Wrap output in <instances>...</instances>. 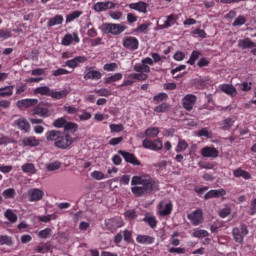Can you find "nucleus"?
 <instances>
[{
    "instance_id": "1",
    "label": "nucleus",
    "mask_w": 256,
    "mask_h": 256,
    "mask_svg": "<svg viewBox=\"0 0 256 256\" xmlns=\"http://www.w3.org/2000/svg\"><path fill=\"white\" fill-rule=\"evenodd\" d=\"M131 192L135 197L153 195L159 191V181L149 175L133 176Z\"/></svg>"
},
{
    "instance_id": "2",
    "label": "nucleus",
    "mask_w": 256,
    "mask_h": 256,
    "mask_svg": "<svg viewBox=\"0 0 256 256\" xmlns=\"http://www.w3.org/2000/svg\"><path fill=\"white\" fill-rule=\"evenodd\" d=\"M47 141H53L57 149H68L73 145V137L59 130H49L46 132Z\"/></svg>"
},
{
    "instance_id": "3",
    "label": "nucleus",
    "mask_w": 256,
    "mask_h": 256,
    "mask_svg": "<svg viewBox=\"0 0 256 256\" xmlns=\"http://www.w3.org/2000/svg\"><path fill=\"white\" fill-rule=\"evenodd\" d=\"M101 31L106 35H121V33L127 31V26L123 24L103 23Z\"/></svg>"
},
{
    "instance_id": "4",
    "label": "nucleus",
    "mask_w": 256,
    "mask_h": 256,
    "mask_svg": "<svg viewBox=\"0 0 256 256\" xmlns=\"http://www.w3.org/2000/svg\"><path fill=\"white\" fill-rule=\"evenodd\" d=\"M232 235L236 243H243L245 237L249 235V229L247 228V225L241 224L240 227L232 229Z\"/></svg>"
},
{
    "instance_id": "5",
    "label": "nucleus",
    "mask_w": 256,
    "mask_h": 256,
    "mask_svg": "<svg viewBox=\"0 0 256 256\" xmlns=\"http://www.w3.org/2000/svg\"><path fill=\"white\" fill-rule=\"evenodd\" d=\"M157 211L160 217H168V215L173 213V202L167 200L160 201L157 206Z\"/></svg>"
},
{
    "instance_id": "6",
    "label": "nucleus",
    "mask_w": 256,
    "mask_h": 256,
    "mask_svg": "<svg viewBox=\"0 0 256 256\" xmlns=\"http://www.w3.org/2000/svg\"><path fill=\"white\" fill-rule=\"evenodd\" d=\"M122 45L128 51H137L139 49V39L134 36H125L122 39Z\"/></svg>"
},
{
    "instance_id": "7",
    "label": "nucleus",
    "mask_w": 256,
    "mask_h": 256,
    "mask_svg": "<svg viewBox=\"0 0 256 256\" xmlns=\"http://www.w3.org/2000/svg\"><path fill=\"white\" fill-rule=\"evenodd\" d=\"M142 147L144 149H149L150 151H161V149H163V140L160 138H157L155 141L145 139L142 142Z\"/></svg>"
},
{
    "instance_id": "8",
    "label": "nucleus",
    "mask_w": 256,
    "mask_h": 256,
    "mask_svg": "<svg viewBox=\"0 0 256 256\" xmlns=\"http://www.w3.org/2000/svg\"><path fill=\"white\" fill-rule=\"evenodd\" d=\"M125 223L121 217H115L105 220V227L108 231H117V229H121Z\"/></svg>"
},
{
    "instance_id": "9",
    "label": "nucleus",
    "mask_w": 256,
    "mask_h": 256,
    "mask_svg": "<svg viewBox=\"0 0 256 256\" xmlns=\"http://www.w3.org/2000/svg\"><path fill=\"white\" fill-rule=\"evenodd\" d=\"M118 154L123 157L126 163H130V165H133L134 167L141 166V161L137 158V156H135V154L125 150H118Z\"/></svg>"
},
{
    "instance_id": "10",
    "label": "nucleus",
    "mask_w": 256,
    "mask_h": 256,
    "mask_svg": "<svg viewBox=\"0 0 256 256\" xmlns=\"http://www.w3.org/2000/svg\"><path fill=\"white\" fill-rule=\"evenodd\" d=\"M44 195H45V192H43V190L39 188H31L27 192V198L30 203L41 201Z\"/></svg>"
},
{
    "instance_id": "11",
    "label": "nucleus",
    "mask_w": 256,
    "mask_h": 256,
    "mask_svg": "<svg viewBox=\"0 0 256 256\" xmlns=\"http://www.w3.org/2000/svg\"><path fill=\"white\" fill-rule=\"evenodd\" d=\"M115 7H117V4L109 0L97 2L93 5V9L96 11V13H103V11H109V9H115Z\"/></svg>"
},
{
    "instance_id": "12",
    "label": "nucleus",
    "mask_w": 256,
    "mask_h": 256,
    "mask_svg": "<svg viewBox=\"0 0 256 256\" xmlns=\"http://www.w3.org/2000/svg\"><path fill=\"white\" fill-rule=\"evenodd\" d=\"M195 103H197V96L193 94H187L182 99V105L186 111H193Z\"/></svg>"
},
{
    "instance_id": "13",
    "label": "nucleus",
    "mask_w": 256,
    "mask_h": 256,
    "mask_svg": "<svg viewBox=\"0 0 256 256\" xmlns=\"http://www.w3.org/2000/svg\"><path fill=\"white\" fill-rule=\"evenodd\" d=\"M187 217L189 221H191L192 225H194V227H197V225H201V223H203V210L197 209L191 214H188Z\"/></svg>"
},
{
    "instance_id": "14",
    "label": "nucleus",
    "mask_w": 256,
    "mask_h": 256,
    "mask_svg": "<svg viewBox=\"0 0 256 256\" xmlns=\"http://www.w3.org/2000/svg\"><path fill=\"white\" fill-rule=\"evenodd\" d=\"M201 155L205 158L217 159L219 157V150L213 146H205L201 149Z\"/></svg>"
},
{
    "instance_id": "15",
    "label": "nucleus",
    "mask_w": 256,
    "mask_h": 256,
    "mask_svg": "<svg viewBox=\"0 0 256 256\" xmlns=\"http://www.w3.org/2000/svg\"><path fill=\"white\" fill-rule=\"evenodd\" d=\"M73 41L75 43L81 42V38H79V34L77 32H73V34H66L62 38V45H64V47H69V45H71Z\"/></svg>"
},
{
    "instance_id": "16",
    "label": "nucleus",
    "mask_w": 256,
    "mask_h": 256,
    "mask_svg": "<svg viewBox=\"0 0 256 256\" xmlns=\"http://www.w3.org/2000/svg\"><path fill=\"white\" fill-rule=\"evenodd\" d=\"M80 63H87V57L76 56L73 59L67 60L65 62V67H69V69H76V67H79Z\"/></svg>"
},
{
    "instance_id": "17",
    "label": "nucleus",
    "mask_w": 256,
    "mask_h": 256,
    "mask_svg": "<svg viewBox=\"0 0 256 256\" xmlns=\"http://www.w3.org/2000/svg\"><path fill=\"white\" fill-rule=\"evenodd\" d=\"M14 124L20 131H23V133H30L31 132V124H29V121L25 118H19L15 120Z\"/></svg>"
},
{
    "instance_id": "18",
    "label": "nucleus",
    "mask_w": 256,
    "mask_h": 256,
    "mask_svg": "<svg viewBox=\"0 0 256 256\" xmlns=\"http://www.w3.org/2000/svg\"><path fill=\"white\" fill-rule=\"evenodd\" d=\"M34 115L39 117H49L51 113L49 112V106L45 104H39L33 109Z\"/></svg>"
},
{
    "instance_id": "19",
    "label": "nucleus",
    "mask_w": 256,
    "mask_h": 256,
    "mask_svg": "<svg viewBox=\"0 0 256 256\" xmlns=\"http://www.w3.org/2000/svg\"><path fill=\"white\" fill-rule=\"evenodd\" d=\"M225 195H227V191H225L223 188L218 190H210L204 195V199L207 201L209 199L225 197Z\"/></svg>"
},
{
    "instance_id": "20",
    "label": "nucleus",
    "mask_w": 256,
    "mask_h": 256,
    "mask_svg": "<svg viewBox=\"0 0 256 256\" xmlns=\"http://www.w3.org/2000/svg\"><path fill=\"white\" fill-rule=\"evenodd\" d=\"M178 19H179V15L177 14L168 15L164 24L160 26V29H169V27H173V25H177Z\"/></svg>"
},
{
    "instance_id": "21",
    "label": "nucleus",
    "mask_w": 256,
    "mask_h": 256,
    "mask_svg": "<svg viewBox=\"0 0 256 256\" xmlns=\"http://www.w3.org/2000/svg\"><path fill=\"white\" fill-rule=\"evenodd\" d=\"M129 9H133L134 11H138L139 13H147V3L145 2H136V3H130L128 5Z\"/></svg>"
},
{
    "instance_id": "22",
    "label": "nucleus",
    "mask_w": 256,
    "mask_h": 256,
    "mask_svg": "<svg viewBox=\"0 0 256 256\" xmlns=\"http://www.w3.org/2000/svg\"><path fill=\"white\" fill-rule=\"evenodd\" d=\"M39 139L35 136H28L22 139V145L24 147H39Z\"/></svg>"
},
{
    "instance_id": "23",
    "label": "nucleus",
    "mask_w": 256,
    "mask_h": 256,
    "mask_svg": "<svg viewBox=\"0 0 256 256\" xmlns=\"http://www.w3.org/2000/svg\"><path fill=\"white\" fill-rule=\"evenodd\" d=\"M136 241L140 245H153V243H155V237L149 235H138L136 237Z\"/></svg>"
},
{
    "instance_id": "24",
    "label": "nucleus",
    "mask_w": 256,
    "mask_h": 256,
    "mask_svg": "<svg viewBox=\"0 0 256 256\" xmlns=\"http://www.w3.org/2000/svg\"><path fill=\"white\" fill-rule=\"evenodd\" d=\"M220 89L230 97H237V88L231 84H223L220 86Z\"/></svg>"
},
{
    "instance_id": "25",
    "label": "nucleus",
    "mask_w": 256,
    "mask_h": 256,
    "mask_svg": "<svg viewBox=\"0 0 256 256\" xmlns=\"http://www.w3.org/2000/svg\"><path fill=\"white\" fill-rule=\"evenodd\" d=\"M239 49H253L256 47V43L251 41V38H244L238 41Z\"/></svg>"
},
{
    "instance_id": "26",
    "label": "nucleus",
    "mask_w": 256,
    "mask_h": 256,
    "mask_svg": "<svg viewBox=\"0 0 256 256\" xmlns=\"http://www.w3.org/2000/svg\"><path fill=\"white\" fill-rule=\"evenodd\" d=\"M53 89L49 86H40L34 90V95H42L44 97H51Z\"/></svg>"
},
{
    "instance_id": "27",
    "label": "nucleus",
    "mask_w": 256,
    "mask_h": 256,
    "mask_svg": "<svg viewBox=\"0 0 256 256\" xmlns=\"http://www.w3.org/2000/svg\"><path fill=\"white\" fill-rule=\"evenodd\" d=\"M103 77V74L98 70H90L84 75V79L87 81L91 79L92 81H99Z\"/></svg>"
},
{
    "instance_id": "28",
    "label": "nucleus",
    "mask_w": 256,
    "mask_h": 256,
    "mask_svg": "<svg viewBox=\"0 0 256 256\" xmlns=\"http://www.w3.org/2000/svg\"><path fill=\"white\" fill-rule=\"evenodd\" d=\"M69 93H71V90L69 89H64L58 92L52 89L51 98L56 99V101H59L60 99H65V97H67Z\"/></svg>"
},
{
    "instance_id": "29",
    "label": "nucleus",
    "mask_w": 256,
    "mask_h": 256,
    "mask_svg": "<svg viewBox=\"0 0 256 256\" xmlns=\"http://www.w3.org/2000/svg\"><path fill=\"white\" fill-rule=\"evenodd\" d=\"M37 103H39V100L27 98V99L19 100L17 102V105H18V107L29 108V107H35V105H37Z\"/></svg>"
},
{
    "instance_id": "30",
    "label": "nucleus",
    "mask_w": 256,
    "mask_h": 256,
    "mask_svg": "<svg viewBox=\"0 0 256 256\" xmlns=\"http://www.w3.org/2000/svg\"><path fill=\"white\" fill-rule=\"evenodd\" d=\"M63 21H64L63 15L57 14L48 20L47 27H55V25H63Z\"/></svg>"
},
{
    "instance_id": "31",
    "label": "nucleus",
    "mask_w": 256,
    "mask_h": 256,
    "mask_svg": "<svg viewBox=\"0 0 256 256\" xmlns=\"http://www.w3.org/2000/svg\"><path fill=\"white\" fill-rule=\"evenodd\" d=\"M121 79H123V74L118 72L109 77L104 78V83L106 85H111V83H117V81H121Z\"/></svg>"
},
{
    "instance_id": "32",
    "label": "nucleus",
    "mask_w": 256,
    "mask_h": 256,
    "mask_svg": "<svg viewBox=\"0 0 256 256\" xmlns=\"http://www.w3.org/2000/svg\"><path fill=\"white\" fill-rule=\"evenodd\" d=\"M159 135V128L157 127H152V128H148L145 130V132L142 134H138V137H151V138H155Z\"/></svg>"
},
{
    "instance_id": "33",
    "label": "nucleus",
    "mask_w": 256,
    "mask_h": 256,
    "mask_svg": "<svg viewBox=\"0 0 256 256\" xmlns=\"http://www.w3.org/2000/svg\"><path fill=\"white\" fill-rule=\"evenodd\" d=\"M13 89H15V85L4 86L0 88V97H11L13 95Z\"/></svg>"
},
{
    "instance_id": "34",
    "label": "nucleus",
    "mask_w": 256,
    "mask_h": 256,
    "mask_svg": "<svg viewBox=\"0 0 256 256\" xmlns=\"http://www.w3.org/2000/svg\"><path fill=\"white\" fill-rule=\"evenodd\" d=\"M13 237L9 235H0V245H6V247H13Z\"/></svg>"
},
{
    "instance_id": "35",
    "label": "nucleus",
    "mask_w": 256,
    "mask_h": 256,
    "mask_svg": "<svg viewBox=\"0 0 256 256\" xmlns=\"http://www.w3.org/2000/svg\"><path fill=\"white\" fill-rule=\"evenodd\" d=\"M134 71H136V73H151V67L144 63L136 64L134 66Z\"/></svg>"
},
{
    "instance_id": "36",
    "label": "nucleus",
    "mask_w": 256,
    "mask_h": 256,
    "mask_svg": "<svg viewBox=\"0 0 256 256\" xmlns=\"http://www.w3.org/2000/svg\"><path fill=\"white\" fill-rule=\"evenodd\" d=\"M143 221L144 223H147L151 229H155V227H157V218L155 216L146 215L143 218Z\"/></svg>"
},
{
    "instance_id": "37",
    "label": "nucleus",
    "mask_w": 256,
    "mask_h": 256,
    "mask_svg": "<svg viewBox=\"0 0 256 256\" xmlns=\"http://www.w3.org/2000/svg\"><path fill=\"white\" fill-rule=\"evenodd\" d=\"M149 76L145 73H131L128 75V79H135L137 81H147Z\"/></svg>"
},
{
    "instance_id": "38",
    "label": "nucleus",
    "mask_w": 256,
    "mask_h": 256,
    "mask_svg": "<svg viewBox=\"0 0 256 256\" xmlns=\"http://www.w3.org/2000/svg\"><path fill=\"white\" fill-rule=\"evenodd\" d=\"M83 15V12L76 10L66 16V23H71L75 21V19H79Z\"/></svg>"
},
{
    "instance_id": "39",
    "label": "nucleus",
    "mask_w": 256,
    "mask_h": 256,
    "mask_svg": "<svg viewBox=\"0 0 256 256\" xmlns=\"http://www.w3.org/2000/svg\"><path fill=\"white\" fill-rule=\"evenodd\" d=\"M16 195L15 188H8L2 192V197H4V199H15Z\"/></svg>"
},
{
    "instance_id": "40",
    "label": "nucleus",
    "mask_w": 256,
    "mask_h": 256,
    "mask_svg": "<svg viewBox=\"0 0 256 256\" xmlns=\"http://www.w3.org/2000/svg\"><path fill=\"white\" fill-rule=\"evenodd\" d=\"M50 250L51 244L49 243H43L42 246H36L34 248V251H36V253H49Z\"/></svg>"
},
{
    "instance_id": "41",
    "label": "nucleus",
    "mask_w": 256,
    "mask_h": 256,
    "mask_svg": "<svg viewBox=\"0 0 256 256\" xmlns=\"http://www.w3.org/2000/svg\"><path fill=\"white\" fill-rule=\"evenodd\" d=\"M4 217H6L10 223H15L18 219L17 214H15L11 209L5 211Z\"/></svg>"
},
{
    "instance_id": "42",
    "label": "nucleus",
    "mask_w": 256,
    "mask_h": 256,
    "mask_svg": "<svg viewBox=\"0 0 256 256\" xmlns=\"http://www.w3.org/2000/svg\"><path fill=\"white\" fill-rule=\"evenodd\" d=\"M78 129H79V125H77V123L66 121V124L64 126V131H72V133H76Z\"/></svg>"
},
{
    "instance_id": "43",
    "label": "nucleus",
    "mask_w": 256,
    "mask_h": 256,
    "mask_svg": "<svg viewBox=\"0 0 256 256\" xmlns=\"http://www.w3.org/2000/svg\"><path fill=\"white\" fill-rule=\"evenodd\" d=\"M66 123H67V120L65 118L61 117V118L54 120L53 127H55L56 129H65Z\"/></svg>"
},
{
    "instance_id": "44",
    "label": "nucleus",
    "mask_w": 256,
    "mask_h": 256,
    "mask_svg": "<svg viewBox=\"0 0 256 256\" xmlns=\"http://www.w3.org/2000/svg\"><path fill=\"white\" fill-rule=\"evenodd\" d=\"M201 57V52L194 50L192 51L189 60L187 61L188 65H195V61Z\"/></svg>"
},
{
    "instance_id": "45",
    "label": "nucleus",
    "mask_w": 256,
    "mask_h": 256,
    "mask_svg": "<svg viewBox=\"0 0 256 256\" xmlns=\"http://www.w3.org/2000/svg\"><path fill=\"white\" fill-rule=\"evenodd\" d=\"M187 147H189V144H187L185 140H179L175 151L176 153H183V151H186Z\"/></svg>"
},
{
    "instance_id": "46",
    "label": "nucleus",
    "mask_w": 256,
    "mask_h": 256,
    "mask_svg": "<svg viewBox=\"0 0 256 256\" xmlns=\"http://www.w3.org/2000/svg\"><path fill=\"white\" fill-rule=\"evenodd\" d=\"M221 125H222L221 126L222 131H229V129H231V127H233V119L226 118L222 121Z\"/></svg>"
},
{
    "instance_id": "47",
    "label": "nucleus",
    "mask_w": 256,
    "mask_h": 256,
    "mask_svg": "<svg viewBox=\"0 0 256 256\" xmlns=\"http://www.w3.org/2000/svg\"><path fill=\"white\" fill-rule=\"evenodd\" d=\"M155 113H167L169 111V104L164 102L154 108Z\"/></svg>"
},
{
    "instance_id": "48",
    "label": "nucleus",
    "mask_w": 256,
    "mask_h": 256,
    "mask_svg": "<svg viewBox=\"0 0 256 256\" xmlns=\"http://www.w3.org/2000/svg\"><path fill=\"white\" fill-rule=\"evenodd\" d=\"M192 235L196 237V239H203V237H209V232L207 230L197 229Z\"/></svg>"
},
{
    "instance_id": "49",
    "label": "nucleus",
    "mask_w": 256,
    "mask_h": 256,
    "mask_svg": "<svg viewBox=\"0 0 256 256\" xmlns=\"http://www.w3.org/2000/svg\"><path fill=\"white\" fill-rule=\"evenodd\" d=\"M245 23H247V18H245L243 15H240L234 20L232 25L233 27H241V25H245Z\"/></svg>"
},
{
    "instance_id": "50",
    "label": "nucleus",
    "mask_w": 256,
    "mask_h": 256,
    "mask_svg": "<svg viewBox=\"0 0 256 256\" xmlns=\"http://www.w3.org/2000/svg\"><path fill=\"white\" fill-rule=\"evenodd\" d=\"M119 69V65H117V63L112 62V63H106L103 66V70L104 71H108V72H113V71H117Z\"/></svg>"
},
{
    "instance_id": "51",
    "label": "nucleus",
    "mask_w": 256,
    "mask_h": 256,
    "mask_svg": "<svg viewBox=\"0 0 256 256\" xmlns=\"http://www.w3.org/2000/svg\"><path fill=\"white\" fill-rule=\"evenodd\" d=\"M39 239H49L51 237V228H45L38 233Z\"/></svg>"
},
{
    "instance_id": "52",
    "label": "nucleus",
    "mask_w": 256,
    "mask_h": 256,
    "mask_svg": "<svg viewBox=\"0 0 256 256\" xmlns=\"http://www.w3.org/2000/svg\"><path fill=\"white\" fill-rule=\"evenodd\" d=\"M166 99H169V95L164 92H160L153 97V101H155V103H161V101H166Z\"/></svg>"
},
{
    "instance_id": "53",
    "label": "nucleus",
    "mask_w": 256,
    "mask_h": 256,
    "mask_svg": "<svg viewBox=\"0 0 256 256\" xmlns=\"http://www.w3.org/2000/svg\"><path fill=\"white\" fill-rule=\"evenodd\" d=\"M23 173H35V164L27 163L22 166Z\"/></svg>"
},
{
    "instance_id": "54",
    "label": "nucleus",
    "mask_w": 256,
    "mask_h": 256,
    "mask_svg": "<svg viewBox=\"0 0 256 256\" xmlns=\"http://www.w3.org/2000/svg\"><path fill=\"white\" fill-rule=\"evenodd\" d=\"M151 26V24L149 23H144L139 25L137 28H135V33H147L149 31V27Z\"/></svg>"
},
{
    "instance_id": "55",
    "label": "nucleus",
    "mask_w": 256,
    "mask_h": 256,
    "mask_svg": "<svg viewBox=\"0 0 256 256\" xmlns=\"http://www.w3.org/2000/svg\"><path fill=\"white\" fill-rule=\"evenodd\" d=\"M124 217L127 221H133L134 219H137V212L135 210H127L124 213Z\"/></svg>"
},
{
    "instance_id": "56",
    "label": "nucleus",
    "mask_w": 256,
    "mask_h": 256,
    "mask_svg": "<svg viewBox=\"0 0 256 256\" xmlns=\"http://www.w3.org/2000/svg\"><path fill=\"white\" fill-rule=\"evenodd\" d=\"M11 37H13L11 30L0 28V39H11Z\"/></svg>"
},
{
    "instance_id": "57",
    "label": "nucleus",
    "mask_w": 256,
    "mask_h": 256,
    "mask_svg": "<svg viewBox=\"0 0 256 256\" xmlns=\"http://www.w3.org/2000/svg\"><path fill=\"white\" fill-rule=\"evenodd\" d=\"M218 215L219 217H221V219L229 217V215H231V208L229 206L222 208L221 210H219Z\"/></svg>"
},
{
    "instance_id": "58",
    "label": "nucleus",
    "mask_w": 256,
    "mask_h": 256,
    "mask_svg": "<svg viewBox=\"0 0 256 256\" xmlns=\"http://www.w3.org/2000/svg\"><path fill=\"white\" fill-rule=\"evenodd\" d=\"M91 177L93 179H96V181H102V179H107V176H105L103 172L97 170L91 173Z\"/></svg>"
},
{
    "instance_id": "59",
    "label": "nucleus",
    "mask_w": 256,
    "mask_h": 256,
    "mask_svg": "<svg viewBox=\"0 0 256 256\" xmlns=\"http://www.w3.org/2000/svg\"><path fill=\"white\" fill-rule=\"evenodd\" d=\"M125 127L123 124H110V131L111 133H121Z\"/></svg>"
},
{
    "instance_id": "60",
    "label": "nucleus",
    "mask_w": 256,
    "mask_h": 256,
    "mask_svg": "<svg viewBox=\"0 0 256 256\" xmlns=\"http://www.w3.org/2000/svg\"><path fill=\"white\" fill-rule=\"evenodd\" d=\"M94 93L99 95V97H109V95H111V90L101 88V89H98V90H94Z\"/></svg>"
},
{
    "instance_id": "61",
    "label": "nucleus",
    "mask_w": 256,
    "mask_h": 256,
    "mask_svg": "<svg viewBox=\"0 0 256 256\" xmlns=\"http://www.w3.org/2000/svg\"><path fill=\"white\" fill-rule=\"evenodd\" d=\"M168 253H177V255H185V248L171 247L168 249Z\"/></svg>"
},
{
    "instance_id": "62",
    "label": "nucleus",
    "mask_w": 256,
    "mask_h": 256,
    "mask_svg": "<svg viewBox=\"0 0 256 256\" xmlns=\"http://www.w3.org/2000/svg\"><path fill=\"white\" fill-rule=\"evenodd\" d=\"M109 16L111 17V19H114V21H119V19H121V17H123V12H121V11H110Z\"/></svg>"
},
{
    "instance_id": "63",
    "label": "nucleus",
    "mask_w": 256,
    "mask_h": 256,
    "mask_svg": "<svg viewBox=\"0 0 256 256\" xmlns=\"http://www.w3.org/2000/svg\"><path fill=\"white\" fill-rule=\"evenodd\" d=\"M47 169L48 171H57V169H61V162L59 161L52 162L47 166Z\"/></svg>"
},
{
    "instance_id": "64",
    "label": "nucleus",
    "mask_w": 256,
    "mask_h": 256,
    "mask_svg": "<svg viewBox=\"0 0 256 256\" xmlns=\"http://www.w3.org/2000/svg\"><path fill=\"white\" fill-rule=\"evenodd\" d=\"M256 213V198H254L251 202H250V211L249 214L250 215H255Z\"/></svg>"
}]
</instances>
